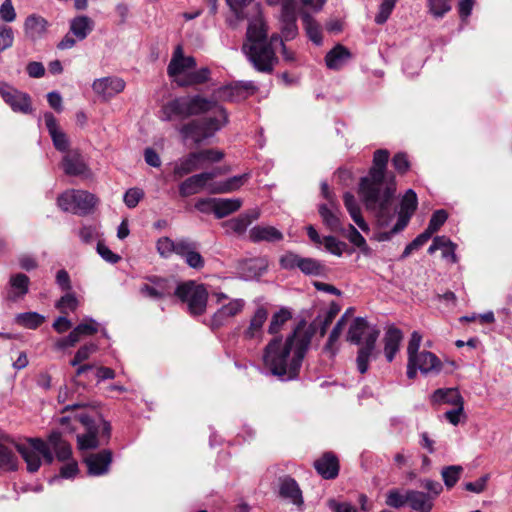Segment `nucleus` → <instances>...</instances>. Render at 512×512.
Returning <instances> with one entry per match:
<instances>
[{
	"mask_svg": "<svg viewBox=\"0 0 512 512\" xmlns=\"http://www.w3.org/2000/svg\"><path fill=\"white\" fill-rule=\"evenodd\" d=\"M184 139H192L195 144H200L210 138L202 119L192 120L179 128Z\"/></svg>",
	"mask_w": 512,
	"mask_h": 512,
	"instance_id": "obj_30",
	"label": "nucleus"
},
{
	"mask_svg": "<svg viewBox=\"0 0 512 512\" xmlns=\"http://www.w3.org/2000/svg\"><path fill=\"white\" fill-rule=\"evenodd\" d=\"M143 197L144 192L141 189L130 188L125 192L123 201L128 208L132 209L138 205Z\"/></svg>",
	"mask_w": 512,
	"mask_h": 512,
	"instance_id": "obj_64",
	"label": "nucleus"
},
{
	"mask_svg": "<svg viewBox=\"0 0 512 512\" xmlns=\"http://www.w3.org/2000/svg\"><path fill=\"white\" fill-rule=\"evenodd\" d=\"M313 333L299 323L286 338L274 336L263 350L264 367L281 381L298 378Z\"/></svg>",
	"mask_w": 512,
	"mask_h": 512,
	"instance_id": "obj_1",
	"label": "nucleus"
},
{
	"mask_svg": "<svg viewBox=\"0 0 512 512\" xmlns=\"http://www.w3.org/2000/svg\"><path fill=\"white\" fill-rule=\"evenodd\" d=\"M88 468V474L91 476H101L108 473L112 463V452L104 449L98 453H92L85 458Z\"/></svg>",
	"mask_w": 512,
	"mask_h": 512,
	"instance_id": "obj_19",
	"label": "nucleus"
},
{
	"mask_svg": "<svg viewBox=\"0 0 512 512\" xmlns=\"http://www.w3.org/2000/svg\"><path fill=\"white\" fill-rule=\"evenodd\" d=\"M303 257L294 253V252H286L279 259L280 266L286 270H293L296 268H300V262Z\"/></svg>",
	"mask_w": 512,
	"mask_h": 512,
	"instance_id": "obj_59",
	"label": "nucleus"
},
{
	"mask_svg": "<svg viewBox=\"0 0 512 512\" xmlns=\"http://www.w3.org/2000/svg\"><path fill=\"white\" fill-rule=\"evenodd\" d=\"M379 335L380 330L376 326L369 325L363 317L354 318L349 326L346 340L359 346L356 365L361 374L368 371L369 362L377 357L376 342Z\"/></svg>",
	"mask_w": 512,
	"mask_h": 512,
	"instance_id": "obj_4",
	"label": "nucleus"
},
{
	"mask_svg": "<svg viewBox=\"0 0 512 512\" xmlns=\"http://www.w3.org/2000/svg\"><path fill=\"white\" fill-rule=\"evenodd\" d=\"M279 494L282 498L290 500L295 505L303 503L302 492L297 482L291 477L280 479Z\"/></svg>",
	"mask_w": 512,
	"mask_h": 512,
	"instance_id": "obj_34",
	"label": "nucleus"
},
{
	"mask_svg": "<svg viewBox=\"0 0 512 512\" xmlns=\"http://www.w3.org/2000/svg\"><path fill=\"white\" fill-rule=\"evenodd\" d=\"M428 12L436 19H441L451 10L450 0H427Z\"/></svg>",
	"mask_w": 512,
	"mask_h": 512,
	"instance_id": "obj_50",
	"label": "nucleus"
},
{
	"mask_svg": "<svg viewBox=\"0 0 512 512\" xmlns=\"http://www.w3.org/2000/svg\"><path fill=\"white\" fill-rule=\"evenodd\" d=\"M325 249L333 255L341 256L347 249V244L334 236L323 237Z\"/></svg>",
	"mask_w": 512,
	"mask_h": 512,
	"instance_id": "obj_53",
	"label": "nucleus"
},
{
	"mask_svg": "<svg viewBox=\"0 0 512 512\" xmlns=\"http://www.w3.org/2000/svg\"><path fill=\"white\" fill-rule=\"evenodd\" d=\"M125 85V81L122 78L110 76L94 80L92 89L104 101H108L122 92Z\"/></svg>",
	"mask_w": 512,
	"mask_h": 512,
	"instance_id": "obj_16",
	"label": "nucleus"
},
{
	"mask_svg": "<svg viewBox=\"0 0 512 512\" xmlns=\"http://www.w3.org/2000/svg\"><path fill=\"white\" fill-rule=\"evenodd\" d=\"M145 280L139 288V293L143 297L161 300L172 294V284L168 278L151 275L145 277Z\"/></svg>",
	"mask_w": 512,
	"mask_h": 512,
	"instance_id": "obj_13",
	"label": "nucleus"
},
{
	"mask_svg": "<svg viewBox=\"0 0 512 512\" xmlns=\"http://www.w3.org/2000/svg\"><path fill=\"white\" fill-rule=\"evenodd\" d=\"M210 78V70L203 67L199 70L188 72L184 79L177 81L179 86L187 87L197 84L206 83Z\"/></svg>",
	"mask_w": 512,
	"mask_h": 512,
	"instance_id": "obj_48",
	"label": "nucleus"
},
{
	"mask_svg": "<svg viewBox=\"0 0 512 512\" xmlns=\"http://www.w3.org/2000/svg\"><path fill=\"white\" fill-rule=\"evenodd\" d=\"M17 452L22 456L27 464V470L30 473L37 472L41 466V455L34 450H29L27 445L20 444L17 447Z\"/></svg>",
	"mask_w": 512,
	"mask_h": 512,
	"instance_id": "obj_47",
	"label": "nucleus"
},
{
	"mask_svg": "<svg viewBox=\"0 0 512 512\" xmlns=\"http://www.w3.org/2000/svg\"><path fill=\"white\" fill-rule=\"evenodd\" d=\"M291 318V311L285 307L281 308L279 311L272 315L268 326V333L274 336H278L277 334L282 330L285 323Z\"/></svg>",
	"mask_w": 512,
	"mask_h": 512,
	"instance_id": "obj_44",
	"label": "nucleus"
},
{
	"mask_svg": "<svg viewBox=\"0 0 512 512\" xmlns=\"http://www.w3.org/2000/svg\"><path fill=\"white\" fill-rule=\"evenodd\" d=\"M194 249H198V243L188 238H180L175 241L174 254L182 258H185Z\"/></svg>",
	"mask_w": 512,
	"mask_h": 512,
	"instance_id": "obj_57",
	"label": "nucleus"
},
{
	"mask_svg": "<svg viewBox=\"0 0 512 512\" xmlns=\"http://www.w3.org/2000/svg\"><path fill=\"white\" fill-rule=\"evenodd\" d=\"M211 297L215 298V303L219 307L208 320L204 321V324L212 331L230 324L232 319L241 314L246 306L244 299L231 298L223 292H213Z\"/></svg>",
	"mask_w": 512,
	"mask_h": 512,
	"instance_id": "obj_7",
	"label": "nucleus"
},
{
	"mask_svg": "<svg viewBox=\"0 0 512 512\" xmlns=\"http://www.w3.org/2000/svg\"><path fill=\"white\" fill-rule=\"evenodd\" d=\"M97 202L98 199L94 194L84 190H67L57 198V204L61 210L81 216L90 214Z\"/></svg>",
	"mask_w": 512,
	"mask_h": 512,
	"instance_id": "obj_9",
	"label": "nucleus"
},
{
	"mask_svg": "<svg viewBox=\"0 0 512 512\" xmlns=\"http://www.w3.org/2000/svg\"><path fill=\"white\" fill-rule=\"evenodd\" d=\"M196 67V60L193 56H184L183 49L178 45L172 55V58L167 67V74L169 77L174 78L176 76L187 74L189 69Z\"/></svg>",
	"mask_w": 512,
	"mask_h": 512,
	"instance_id": "obj_17",
	"label": "nucleus"
},
{
	"mask_svg": "<svg viewBox=\"0 0 512 512\" xmlns=\"http://www.w3.org/2000/svg\"><path fill=\"white\" fill-rule=\"evenodd\" d=\"M448 213L444 209L436 210L429 221L428 227L425 229L431 236L437 232L440 227L446 222Z\"/></svg>",
	"mask_w": 512,
	"mask_h": 512,
	"instance_id": "obj_55",
	"label": "nucleus"
},
{
	"mask_svg": "<svg viewBox=\"0 0 512 512\" xmlns=\"http://www.w3.org/2000/svg\"><path fill=\"white\" fill-rule=\"evenodd\" d=\"M75 419L86 430L85 433L77 435L79 450H92L108 443L111 437V425L108 421L100 416L94 419L84 412L75 415Z\"/></svg>",
	"mask_w": 512,
	"mask_h": 512,
	"instance_id": "obj_6",
	"label": "nucleus"
},
{
	"mask_svg": "<svg viewBox=\"0 0 512 512\" xmlns=\"http://www.w3.org/2000/svg\"><path fill=\"white\" fill-rule=\"evenodd\" d=\"M44 320L45 317L37 312L19 313L15 317L17 324L28 329L38 328L44 322Z\"/></svg>",
	"mask_w": 512,
	"mask_h": 512,
	"instance_id": "obj_49",
	"label": "nucleus"
},
{
	"mask_svg": "<svg viewBox=\"0 0 512 512\" xmlns=\"http://www.w3.org/2000/svg\"><path fill=\"white\" fill-rule=\"evenodd\" d=\"M284 38L275 34L267 39L264 24L260 18L250 20L242 51L259 72L270 73L277 62L274 44L282 46Z\"/></svg>",
	"mask_w": 512,
	"mask_h": 512,
	"instance_id": "obj_3",
	"label": "nucleus"
},
{
	"mask_svg": "<svg viewBox=\"0 0 512 512\" xmlns=\"http://www.w3.org/2000/svg\"><path fill=\"white\" fill-rule=\"evenodd\" d=\"M393 205H394L395 209L397 210V207L394 202H393ZM417 205H418V199H417V195H416L415 191L412 189H408L401 199L400 211L399 212L396 211V213H395V215L397 214V220H398V227L396 230H398L399 228L404 229L408 225L412 215L414 214L415 210L417 209Z\"/></svg>",
	"mask_w": 512,
	"mask_h": 512,
	"instance_id": "obj_18",
	"label": "nucleus"
},
{
	"mask_svg": "<svg viewBox=\"0 0 512 512\" xmlns=\"http://www.w3.org/2000/svg\"><path fill=\"white\" fill-rule=\"evenodd\" d=\"M199 161L194 152L180 158L174 165L173 174L177 178L184 177L200 169Z\"/></svg>",
	"mask_w": 512,
	"mask_h": 512,
	"instance_id": "obj_40",
	"label": "nucleus"
},
{
	"mask_svg": "<svg viewBox=\"0 0 512 512\" xmlns=\"http://www.w3.org/2000/svg\"><path fill=\"white\" fill-rule=\"evenodd\" d=\"M9 283L11 286V291L8 294L9 300L16 301L28 293L30 279L27 275L23 273L15 274L11 276Z\"/></svg>",
	"mask_w": 512,
	"mask_h": 512,
	"instance_id": "obj_39",
	"label": "nucleus"
},
{
	"mask_svg": "<svg viewBox=\"0 0 512 512\" xmlns=\"http://www.w3.org/2000/svg\"><path fill=\"white\" fill-rule=\"evenodd\" d=\"M283 233L273 226L256 225L249 231V238L252 242H279L283 240Z\"/></svg>",
	"mask_w": 512,
	"mask_h": 512,
	"instance_id": "obj_31",
	"label": "nucleus"
},
{
	"mask_svg": "<svg viewBox=\"0 0 512 512\" xmlns=\"http://www.w3.org/2000/svg\"><path fill=\"white\" fill-rule=\"evenodd\" d=\"M279 22L280 32L285 41H291L297 37L299 30L296 6L293 8L286 6L284 11H280Z\"/></svg>",
	"mask_w": 512,
	"mask_h": 512,
	"instance_id": "obj_22",
	"label": "nucleus"
},
{
	"mask_svg": "<svg viewBox=\"0 0 512 512\" xmlns=\"http://www.w3.org/2000/svg\"><path fill=\"white\" fill-rule=\"evenodd\" d=\"M97 348H98L97 345L94 343H89V344H85V345L81 346L77 350V352H76L74 358L71 360L70 364L72 366L79 365L81 362L87 360L91 354L96 352Z\"/></svg>",
	"mask_w": 512,
	"mask_h": 512,
	"instance_id": "obj_58",
	"label": "nucleus"
},
{
	"mask_svg": "<svg viewBox=\"0 0 512 512\" xmlns=\"http://www.w3.org/2000/svg\"><path fill=\"white\" fill-rule=\"evenodd\" d=\"M389 160L387 150H377L373 157V166L367 176L359 183V196L367 210L376 218L381 228L388 227L395 218L396 209L393 205L396 187L392 179L386 177V166Z\"/></svg>",
	"mask_w": 512,
	"mask_h": 512,
	"instance_id": "obj_2",
	"label": "nucleus"
},
{
	"mask_svg": "<svg viewBox=\"0 0 512 512\" xmlns=\"http://www.w3.org/2000/svg\"><path fill=\"white\" fill-rule=\"evenodd\" d=\"M314 467L324 479H334L339 473L338 459L330 452L325 453L321 458L316 460Z\"/></svg>",
	"mask_w": 512,
	"mask_h": 512,
	"instance_id": "obj_29",
	"label": "nucleus"
},
{
	"mask_svg": "<svg viewBox=\"0 0 512 512\" xmlns=\"http://www.w3.org/2000/svg\"><path fill=\"white\" fill-rule=\"evenodd\" d=\"M17 444L9 435L0 431V470L16 471L18 469V457L15 452Z\"/></svg>",
	"mask_w": 512,
	"mask_h": 512,
	"instance_id": "obj_14",
	"label": "nucleus"
},
{
	"mask_svg": "<svg viewBox=\"0 0 512 512\" xmlns=\"http://www.w3.org/2000/svg\"><path fill=\"white\" fill-rule=\"evenodd\" d=\"M414 362L421 373L439 372L442 364L437 356L431 352L423 351L414 355Z\"/></svg>",
	"mask_w": 512,
	"mask_h": 512,
	"instance_id": "obj_37",
	"label": "nucleus"
},
{
	"mask_svg": "<svg viewBox=\"0 0 512 512\" xmlns=\"http://www.w3.org/2000/svg\"><path fill=\"white\" fill-rule=\"evenodd\" d=\"M250 177L249 173L233 176L225 181L219 182L209 188L210 193H229L239 189Z\"/></svg>",
	"mask_w": 512,
	"mask_h": 512,
	"instance_id": "obj_43",
	"label": "nucleus"
},
{
	"mask_svg": "<svg viewBox=\"0 0 512 512\" xmlns=\"http://www.w3.org/2000/svg\"><path fill=\"white\" fill-rule=\"evenodd\" d=\"M0 96L13 112L23 114L32 112V101L29 94L17 90L8 83H0Z\"/></svg>",
	"mask_w": 512,
	"mask_h": 512,
	"instance_id": "obj_11",
	"label": "nucleus"
},
{
	"mask_svg": "<svg viewBox=\"0 0 512 512\" xmlns=\"http://www.w3.org/2000/svg\"><path fill=\"white\" fill-rule=\"evenodd\" d=\"M350 57V51L343 45L338 44L326 54L325 63L329 69L339 70Z\"/></svg>",
	"mask_w": 512,
	"mask_h": 512,
	"instance_id": "obj_36",
	"label": "nucleus"
},
{
	"mask_svg": "<svg viewBox=\"0 0 512 512\" xmlns=\"http://www.w3.org/2000/svg\"><path fill=\"white\" fill-rule=\"evenodd\" d=\"M156 248L163 258H169L175 252V241L169 237H161L157 240Z\"/></svg>",
	"mask_w": 512,
	"mask_h": 512,
	"instance_id": "obj_62",
	"label": "nucleus"
},
{
	"mask_svg": "<svg viewBox=\"0 0 512 512\" xmlns=\"http://www.w3.org/2000/svg\"><path fill=\"white\" fill-rule=\"evenodd\" d=\"M462 471L463 468L460 465L444 467L441 471V475L445 486L447 488H452L458 482Z\"/></svg>",
	"mask_w": 512,
	"mask_h": 512,
	"instance_id": "obj_51",
	"label": "nucleus"
},
{
	"mask_svg": "<svg viewBox=\"0 0 512 512\" xmlns=\"http://www.w3.org/2000/svg\"><path fill=\"white\" fill-rule=\"evenodd\" d=\"M215 103L200 95L176 97L165 103L160 110L162 121H183L191 116L209 112Z\"/></svg>",
	"mask_w": 512,
	"mask_h": 512,
	"instance_id": "obj_5",
	"label": "nucleus"
},
{
	"mask_svg": "<svg viewBox=\"0 0 512 512\" xmlns=\"http://www.w3.org/2000/svg\"><path fill=\"white\" fill-rule=\"evenodd\" d=\"M268 310L259 306L250 316L247 326L243 329L241 336L245 342L259 344L264 337V325L268 320Z\"/></svg>",
	"mask_w": 512,
	"mask_h": 512,
	"instance_id": "obj_12",
	"label": "nucleus"
},
{
	"mask_svg": "<svg viewBox=\"0 0 512 512\" xmlns=\"http://www.w3.org/2000/svg\"><path fill=\"white\" fill-rule=\"evenodd\" d=\"M256 91L257 86L253 81H238L218 88L213 95L217 102H238Z\"/></svg>",
	"mask_w": 512,
	"mask_h": 512,
	"instance_id": "obj_10",
	"label": "nucleus"
},
{
	"mask_svg": "<svg viewBox=\"0 0 512 512\" xmlns=\"http://www.w3.org/2000/svg\"><path fill=\"white\" fill-rule=\"evenodd\" d=\"M45 126L52 139L54 147L60 152H66L69 149V140L67 135L59 128L56 117L51 112L44 113Z\"/></svg>",
	"mask_w": 512,
	"mask_h": 512,
	"instance_id": "obj_21",
	"label": "nucleus"
},
{
	"mask_svg": "<svg viewBox=\"0 0 512 512\" xmlns=\"http://www.w3.org/2000/svg\"><path fill=\"white\" fill-rule=\"evenodd\" d=\"M397 0H382L379 11L375 16V22L379 25L384 24L390 17Z\"/></svg>",
	"mask_w": 512,
	"mask_h": 512,
	"instance_id": "obj_56",
	"label": "nucleus"
},
{
	"mask_svg": "<svg viewBox=\"0 0 512 512\" xmlns=\"http://www.w3.org/2000/svg\"><path fill=\"white\" fill-rule=\"evenodd\" d=\"M345 237L352 243L354 246L360 249L361 253L365 256H369L372 253L371 248L368 246L365 238L360 234V232L352 225L349 224L347 230L342 232Z\"/></svg>",
	"mask_w": 512,
	"mask_h": 512,
	"instance_id": "obj_46",
	"label": "nucleus"
},
{
	"mask_svg": "<svg viewBox=\"0 0 512 512\" xmlns=\"http://www.w3.org/2000/svg\"><path fill=\"white\" fill-rule=\"evenodd\" d=\"M194 153L196 154L200 167H202L204 163L219 162L224 157L221 151L215 149H204Z\"/></svg>",
	"mask_w": 512,
	"mask_h": 512,
	"instance_id": "obj_54",
	"label": "nucleus"
},
{
	"mask_svg": "<svg viewBox=\"0 0 512 512\" xmlns=\"http://www.w3.org/2000/svg\"><path fill=\"white\" fill-rule=\"evenodd\" d=\"M214 200V214L216 218L221 219L237 211L242 206V200L239 198H218Z\"/></svg>",
	"mask_w": 512,
	"mask_h": 512,
	"instance_id": "obj_41",
	"label": "nucleus"
},
{
	"mask_svg": "<svg viewBox=\"0 0 512 512\" xmlns=\"http://www.w3.org/2000/svg\"><path fill=\"white\" fill-rule=\"evenodd\" d=\"M403 333L395 326H390L384 335V354L388 362H392L399 351Z\"/></svg>",
	"mask_w": 512,
	"mask_h": 512,
	"instance_id": "obj_27",
	"label": "nucleus"
},
{
	"mask_svg": "<svg viewBox=\"0 0 512 512\" xmlns=\"http://www.w3.org/2000/svg\"><path fill=\"white\" fill-rule=\"evenodd\" d=\"M174 294L187 303L191 315L199 316L206 311L209 293L203 284H196L193 281L179 284Z\"/></svg>",
	"mask_w": 512,
	"mask_h": 512,
	"instance_id": "obj_8",
	"label": "nucleus"
},
{
	"mask_svg": "<svg viewBox=\"0 0 512 512\" xmlns=\"http://www.w3.org/2000/svg\"><path fill=\"white\" fill-rule=\"evenodd\" d=\"M386 505L389 507L400 509L408 504L407 490L405 493H401L399 489H391L386 494Z\"/></svg>",
	"mask_w": 512,
	"mask_h": 512,
	"instance_id": "obj_52",
	"label": "nucleus"
},
{
	"mask_svg": "<svg viewBox=\"0 0 512 512\" xmlns=\"http://www.w3.org/2000/svg\"><path fill=\"white\" fill-rule=\"evenodd\" d=\"M299 15L301 17L305 32L309 40H311L315 45H321L322 38V30L319 23L314 19V17L309 13V11L305 9H301L299 11Z\"/></svg>",
	"mask_w": 512,
	"mask_h": 512,
	"instance_id": "obj_33",
	"label": "nucleus"
},
{
	"mask_svg": "<svg viewBox=\"0 0 512 512\" xmlns=\"http://www.w3.org/2000/svg\"><path fill=\"white\" fill-rule=\"evenodd\" d=\"M215 105L210 111H213V116L204 117L202 121L206 128L209 137L215 135L216 132L221 130L228 123V112L227 110L218 104L216 100L211 99Z\"/></svg>",
	"mask_w": 512,
	"mask_h": 512,
	"instance_id": "obj_24",
	"label": "nucleus"
},
{
	"mask_svg": "<svg viewBox=\"0 0 512 512\" xmlns=\"http://www.w3.org/2000/svg\"><path fill=\"white\" fill-rule=\"evenodd\" d=\"M76 333L78 334L79 338L82 336H90L98 331V324L96 321L92 318H86L83 322L78 324L75 328Z\"/></svg>",
	"mask_w": 512,
	"mask_h": 512,
	"instance_id": "obj_63",
	"label": "nucleus"
},
{
	"mask_svg": "<svg viewBox=\"0 0 512 512\" xmlns=\"http://www.w3.org/2000/svg\"><path fill=\"white\" fill-rule=\"evenodd\" d=\"M433 404H450L457 406L464 404L463 397L456 388H440L434 391L431 396Z\"/></svg>",
	"mask_w": 512,
	"mask_h": 512,
	"instance_id": "obj_38",
	"label": "nucleus"
},
{
	"mask_svg": "<svg viewBox=\"0 0 512 512\" xmlns=\"http://www.w3.org/2000/svg\"><path fill=\"white\" fill-rule=\"evenodd\" d=\"M299 270L308 276H324L327 268L319 260L311 257H303Z\"/></svg>",
	"mask_w": 512,
	"mask_h": 512,
	"instance_id": "obj_45",
	"label": "nucleus"
},
{
	"mask_svg": "<svg viewBox=\"0 0 512 512\" xmlns=\"http://www.w3.org/2000/svg\"><path fill=\"white\" fill-rule=\"evenodd\" d=\"M260 216V212L258 209H253L247 211L245 213L240 214L239 216L229 219L223 223V226L226 228L227 232H232L234 234H244L248 228V226L255 220H257Z\"/></svg>",
	"mask_w": 512,
	"mask_h": 512,
	"instance_id": "obj_26",
	"label": "nucleus"
},
{
	"mask_svg": "<svg viewBox=\"0 0 512 512\" xmlns=\"http://www.w3.org/2000/svg\"><path fill=\"white\" fill-rule=\"evenodd\" d=\"M78 306V300L74 293H66L56 303V307L62 312L75 311Z\"/></svg>",
	"mask_w": 512,
	"mask_h": 512,
	"instance_id": "obj_60",
	"label": "nucleus"
},
{
	"mask_svg": "<svg viewBox=\"0 0 512 512\" xmlns=\"http://www.w3.org/2000/svg\"><path fill=\"white\" fill-rule=\"evenodd\" d=\"M407 499L410 508L416 512H431L433 508V497L430 494L407 490Z\"/></svg>",
	"mask_w": 512,
	"mask_h": 512,
	"instance_id": "obj_35",
	"label": "nucleus"
},
{
	"mask_svg": "<svg viewBox=\"0 0 512 512\" xmlns=\"http://www.w3.org/2000/svg\"><path fill=\"white\" fill-rule=\"evenodd\" d=\"M237 19L258 18L259 6L254 0H226Z\"/></svg>",
	"mask_w": 512,
	"mask_h": 512,
	"instance_id": "obj_28",
	"label": "nucleus"
},
{
	"mask_svg": "<svg viewBox=\"0 0 512 512\" xmlns=\"http://www.w3.org/2000/svg\"><path fill=\"white\" fill-rule=\"evenodd\" d=\"M333 320L334 319H332L331 316H328L325 313L322 315H318L310 326L312 329L308 330L311 331L312 333H314V331L316 330L319 332L320 336H324Z\"/></svg>",
	"mask_w": 512,
	"mask_h": 512,
	"instance_id": "obj_61",
	"label": "nucleus"
},
{
	"mask_svg": "<svg viewBox=\"0 0 512 512\" xmlns=\"http://www.w3.org/2000/svg\"><path fill=\"white\" fill-rule=\"evenodd\" d=\"M62 168L69 176H85L89 173L83 156L77 150L70 151L63 156Z\"/></svg>",
	"mask_w": 512,
	"mask_h": 512,
	"instance_id": "obj_23",
	"label": "nucleus"
},
{
	"mask_svg": "<svg viewBox=\"0 0 512 512\" xmlns=\"http://www.w3.org/2000/svg\"><path fill=\"white\" fill-rule=\"evenodd\" d=\"M23 28L26 38L36 42L46 36L49 22L41 15L31 14L26 17Z\"/></svg>",
	"mask_w": 512,
	"mask_h": 512,
	"instance_id": "obj_20",
	"label": "nucleus"
},
{
	"mask_svg": "<svg viewBox=\"0 0 512 512\" xmlns=\"http://www.w3.org/2000/svg\"><path fill=\"white\" fill-rule=\"evenodd\" d=\"M48 442L51 448L55 451L56 457L59 461H66L72 455V449L69 443L64 441L59 432H52L48 437Z\"/></svg>",
	"mask_w": 512,
	"mask_h": 512,
	"instance_id": "obj_42",
	"label": "nucleus"
},
{
	"mask_svg": "<svg viewBox=\"0 0 512 512\" xmlns=\"http://www.w3.org/2000/svg\"><path fill=\"white\" fill-rule=\"evenodd\" d=\"M319 215L323 224L332 232H344L339 207L333 203L331 207L327 204H320L318 207Z\"/></svg>",
	"mask_w": 512,
	"mask_h": 512,
	"instance_id": "obj_25",
	"label": "nucleus"
},
{
	"mask_svg": "<svg viewBox=\"0 0 512 512\" xmlns=\"http://www.w3.org/2000/svg\"><path fill=\"white\" fill-rule=\"evenodd\" d=\"M220 174V169L216 168L212 171L202 172L199 174H194L188 178H186L179 185V194L181 197H188L191 195H195L203 190L208 182L214 179L217 175Z\"/></svg>",
	"mask_w": 512,
	"mask_h": 512,
	"instance_id": "obj_15",
	"label": "nucleus"
},
{
	"mask_svg": "<svg viewBox=\"0 0 512 512\" xmlns=\"http://www.w3.org/2000/svg\"><path fill=\"white\" fill-rule=\"evenodd\" d=\"M94 29V21L86 16L79 15L70 20L69 31L78 41H83Z\"/></svg>",
	"mask_w": 512,
	"mask_h": 512,
	"instance_id": "obj_32",
	"label": "nucleus"
}]
</instances>
